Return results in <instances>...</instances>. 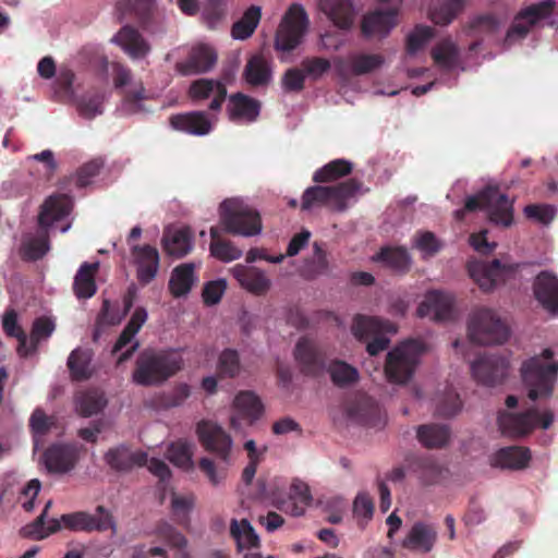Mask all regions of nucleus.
I'll return each instance as SVG.
<instances>
[{
  "mask_svg": "<svg viewBox=\"0 0 558 558\" xmlns=\"http://www.w3.org/2000/svg\"><path fill=\"white\" fill-rule=\"evenodd\" d=\"M453 299L441 291H430L417 307V315L425 317L432 315L435 320H447L451 317Z\"/></svg>",
  "mask_w": 558,
  "mask_h": 558,
  "instance_id": "nucleus-27",
  "label": "nucleus"
},
{
  "mask_svg": "<svg viewBox=\"0 0 558 558\" xmlns=\"http://www.w3.org/2000/svg\"><path fill=\"white\" fill-rule=\"evenodd\" d=\"M384 63V58L379 54H356L351 59V70L356 75H362L374 71Z\"/></svg>",
  "mask_w": 558,
  "mask_h": 558,
  "instance_id": "nucleus-59",
  "label": "nucleus"
},
{
  "mask_svg": "<svg viewBox=\"0 0 558 558\" xmlns=\"http://www.w3.org/2000/svg\"><path fill=\"white\" fill-rule=\"evenodd\" d=\"M308 25L307 14L301 4H292L284 14L276 33L275 47L277 50L291 51L295 49Z\"/></svg>",
  "mask_w": 558,
  "mask_h": 558,
  "instance_id": "nucleus-12",
  "label": "nucleus"
},
{
  "mask_svg": "<svg viewBox=\"0 0 558 558\" xmlns=\"http://www.w3.org/2000/svg\"><path fill=\"white\" fill-rule=\"evenodd\" d=\"M412 470L425 485L438 482L441 475V466L433 456H422L411 463Z\"/></svg>",
  "mask_w": 558,
  "mask_h": 558,
  "instance_id": "nucleus-43",
  "label": "nucleus"
},
{
  "mask_svg": "<svg viewBox=\"0 0 558 558\" xmlns=\"http://www.w3.org/2000/svg\"><path fill=\"white\" fill-rule=\"evenodd\" d=\"M451 430L446 424H423L416 428L420 444L427 449H440L448 445Z\"/></svg>",
  "mask_w": 558,
  "mask_h": 558,
  "instance_id": "nucleus-33",
  "label": "nucleus"
},
{
  "mask_svg": "<svg viewBox=\"0 0 558 558\" xmlns=\"http://www.w3.org/2000/svg\"><path fill=\"white\" fill-rule=\"evenodd\" d=\"M397 24V11L389 9L386 11L376 10L364 15L361 31L366 37L387 36L391 28Z\"/></svg>",
  "mask_w": 558,
  "mask_h": 558,
  "instance_id": "nucleus-30",
  "label": "nucleus"
},
{
  "mask_svg": "<svg viewBox=\"0 0 558 558\" xmlns=\"http://www.w3.org/2000/svg\"><path fill=\"white\" fill-rule=\"evenodd\" d=\"M533 295L551 316H558V277L541 271L533 281Z\"/></svg>",
  "mask_w": 558,
  "mask_h": 558,
  "instance_id": "nucleus-22",
  "label": "nucleus"
},
{
  "mask_svg": "<svg viewBox=\"0 0 558 558\" xmlns=\"http://www.w3.org/2000/svg\"><path fill=\"white\" fill-rule=\"evenodd\" d=\"M262 109V102L243 93L231 94L228 98L227 112L230 121L235 123L255 122Z\"/></svg>",
  "mask_w": 558,
  "mask_h": 558,
  "instance_id": "nucleus-24",
  "label": "nucleus"
},
{
  "mask_svg": "<svg viewBox=\"0 0 558 558\" xmlns=\"http://www.w3.org/2000/svg\"><path fill=\"white\" fill-rule=\"evenodd\" d=\"M466 269L480 289L489 292L513 276L519 269V264L502 263L497 258L492 262L474 259L468 262Z\"/></svg>",
  "mask_w": 558,
  "mask_h": 558,
  "instance_id": "nucleus-11",
  "label": "nucleus"
},
{
  "mask_svg": "<svg viewBox=\"0 0 558 558\" xmlns=\"http://www.w3.org/2000/svg\"><path fill=\"white\" fill-rule=\"evenodd\" d=\"M170 124L173 129L192 135H206L211 130V122L204 111L174 114L170 118Z\"/></svg>",
  "mask_w": 558,
  "mask_h": 558,
  "instance_id": "nucleus-31",
  "label": "nucleus"
},
{
  "mask_svg": "<svg viewBox=\"0 0 558 558\" xmlns=\"http://www.w3.org/2000/svg\"><path fill=\"white\" fill-rule=\"evenodd\" d=\"M262 17V10L257 5H251L236 21L231 28V35L234 39L244 40L250 38L255 32Z\"/></svg>",
  "mask_w": 558,
  "mask_h": 558,
  "instance_id": "nucleus-41",
  "label": "nucleus"
},
{
  "mask_svg": "<svg viewBox=\"0 0 558 558\" xmlns=\"http://www.w3.org/2000/svg\"><path fill=\"white\" fill-rule=\"evenodd\" d=\"M194 270L195 266L192 263L181 264L172 270L169 291L174 298L184 296L191 291L196 280Z\"/></svg>",
  "mask_w": 558,
  "mask_h": 558,
  "instance_id": "nucleus-35",
  "label": "nucleus"
},
{
  "mask_svg": "<svg viewBox=\"0 0 558 558\" xmlns=\"http://www.w3.org/2000/svg\"><path fill=\"white\" fill-rule=\"evenodd\" d=\"M468 335L470 340L476 344H501L507 341L509 329L493 310L482 307L471 315Z\"/></svg>",
  "mask_w": 558,
  "mask_h": 558,
  "instance_id": "nucleus-9",
  "label": "nucleus"
},
{
  "mask_svg": "<svg viewBox=\"0 0 558 558\" xmlns=\"http://www.w3.org/2000/svg\"><path fill=\"white\" fill-rule=\"evenodd\" d=\"M198 468L214 486L221 484L227 476V468L217 465L209 458H202L198 462Z\"/></svg>",
  "mask_w": 558,
  "mask_h": 558,
  "instance_id": "nucleus-64",
  "label": "nucleus"
},
{
  "mask_svg": "<svg viewBox=\"0 0 558 558\" xmlns=\"http://www.w3.org/2000/svg\"><path fill=\"white\" fill-rule=\"evenodd\" d=\"M231 272L242 288L255 295L266 294L271 287L270 279L256 267L238 264Z\"/></svg>",
  "mask_w": 558,
  "mask_h": 558,
  "instance_id": "nucleus-26",
  "label": "nucleus"
},
{
  "mask_svg": "<svg viewBox=\"0 0 558 558\" xmlns=\"http://www.w3.org/2000/svg\"><path fill=\"white\" fill-rule=\"evenodd\" d=\"M289 497L293 500L292 514L300 517L304 513L305 507L312 501L308 486L301 481H294L290 486Z\"/></svg>",
  "mask_w": 558,
  "mask_h": 558,
  "instance_id": "nucleus-53",
  "label": "nucleus"
},
{
  "mask_svg": "<svg viewBox=\"0 0 558 558\" xmlns=\"http://www.w3.org/2000/svg\"><path fill=\"white\" fill-rule=\"evenodd\" d=\"M554 355V350L546 348L541 354L522 363V380L527 388V397L532 401L548 398L554 391L558 377V362L551 361Z\"/></svg>",
  "mask_w": 558,
  "mask_h": 558,
  "instance_id": "nucleus-3",
  "label": "nucleus"
},
{
  "mask_svg": "<svg viewBox=\"0 0 558 558\" xmlns=\"http://www.w3.org/2000/svg\"><path fill=\"white\" fill-rule=\"evenodd\" d=\"M220 223L228 233L242 236H254L262 232L259 213L236 198L223 201L219 207Z\"/></svg>",
  "mask_w": 558,
  "mask_h": 558,
  "instance_id": "nucleus-7",
  "label": "nucleus"
},
{
  "mask_svg": "<svg viewBox=\"0 0 558 558\" xmlns=\"http://www.w3.org/2000/svg\"><path fill=\"white\" fill-rule=\"evenodd\" d=\"M233 405L239 414L250 422L258 420L264 411L260 399L252 391L239 392L234 398Z\"/></svg>",
  "mask_w": 558,
  "mask_h": 558,
  "instance_id": "nucleus-40",
  "label": "nucleus"
},
{
  "mask_svg": "<svg viewBox=\"0 0 558 558\" xmlns=\"http://www.w3.org/2000/svg\"><path fill=\"white\" fill-rule=\"evenodd\" d=\"M166 253L175 258L185 256L192 250V235L189 228L166 232L162 236Z\"/></svg>",
  "mask_w": 558,
  "mask_h": 558,
  "instance_id": "nucleus-36",
  "label": "nucleus"
},
{
  "mask_svg": "<svg viewBox=\"0 0 558 558\" xmlns=\"http://www.w3.org/2000/svg\"><path fill=\"white\" fill-rule=\"evenodd\" d=\"M363 183L351 178L335 185H314L307 187L302 195L301 209L327 207L332 211L342 213L348 208V202L361 191Z\"/></svg>",
  "mask_w": 558,
  "mask_h": 558,
  "instance_id": "nucleus-4",
  "label": "nucleus"
},
{
  "mask_svg": "<svg viewBox=\"0 0 558 558\" xmlns=\"http://www.w3.org/2000/svg\"><path fill=\"white\" fill-rule=\"evenodd\" d=\"M72 207L73 201L68 194H53L45 199L38 215V225L45 231L22 245L21 254L24 260L35 262L47 254L50 248L47 229L53 222L69 216Z\"/></svg>",
  "mask_w": 558,
  "mask_h": 558,
  "instance_id": "nucleus-2",
  "label": "nucleus"
},
{
  "mask_svg": "<svg viewBox=\"0 0 558 558\" xmlns=\"http://www.w3.org/2000/svg\"><path fill=\"white\" fill-rule=\"evenodd\" d=\"M353 170V165L345 159H335L315 171L313 181L326 183L339 180L349 175Z\"/></svg>",
  "mask_w": 558,
  "mask_h": 558,
  "instance_id": "nucleus-44",
  "label": "nucleus"
},
{
  "mask_svg": "<svg viewBox=\"0 0 558 558\" xmlns=\"http://www.w3.org/2000/svg\"><path fill=\"white\" fill-rule=\"evenodd\" d=\"M378 258L390 267L399 270L407 269L410 264V256L407 250L402 247L381 248L378 254Z\"/></svg>",
  "mask_w": 558,
  "mask_h": 558,
  "instance_id": "nucleus-57",
  "label": "nucleus"
},
{
  "mask_svg": "<svg viewBox=\"0 0 558 558\" xmlns=\"http://www.w3.org/2000/svg\"><path fill=\"white\" fill-rule=\"evenodd\" d=\"M78 460V451L74 445L53 444L44 452V462L51 473H66Z\"/></svg>",
  "mask_w": 558,
  "mask_h": 558,
  "instance_id": "nucleus-25",
  "label": "nucleus"
},
{
  "mask_svg": "<svg viewBox=\"0 0 558 558\" xmlns=\"http://www.w3.org/2000/svg\"><path fill=\"white\" fill-rule=\"evenodd\" d=\"M437 539V532L430 524L415 522L402 541V547L412 551L427 554L432 551Z\"/></svg>",
  "mask_w": 558,
  "mask_h": 558,
  "instance_id": "nucleus-28",
  "label": "nucleus"
},
{
  "mask_svg": "<svg viewBox=\"0 0 558 558\" xmlns=\"http://www.w3.org/2000/svg\"><path fill=\"white\" fill-rule=\"evenodd\" d=\"M462 402L459 395L450 387L437 399L436 412L439 416L451 417L460 412Z\"/></svg>",
  "mask_w": 558,
  "mask_h": 558,
  "instance_id": "nucleus-54",
  "label": "nucleus"
},
{
  "mask_svg": "<svg viewBox=\"0 0 558 558\" xmlns=\"http://www.w3.org/2000/svg\"><path fill=\"white\" fill-rule=\"evenodd\" d=\"M61 529L85 533L111 530L112 533L116 534L117 523L109 510L104 506H97L95 514H90L86 511H75L64 513L60 519H52L48 524V532L40 535V537H47L50 534L59 532Z\"/></svg>",
  "mask_w": 558,
  "mask_h": 558,
  "instance_id": "nucleus-6",
  "label": "nucleus"
},
{
  "mask_svg": "<svg viewBox=\"0 0 558 558\" xmlns=\"http://www.w3.org/2000/svg\"><path fill=\"white\" fill-rule=\"evenodd\" d=\"M104 102V95L100 93L84 95L77 104L80 113L87 118L93 119L102 112L101 106Z\"/></svg>",
  "mask_w": 558,
  "mask_h": 558,
  "instance_id": "nucleus-61",
  "label": "nucleus"
},
{
  "mask_svg": "<svg viewBox=\"0 0 558 558\" xmlns=\"http://www.w3.org/2000/svg\"><path fill=\"white\" fill-rule=\"evenodd\" d=\"M123 318V314L119 311V306H113L109 300L105 299L97 316L96 325L97 328L102 326H116L120 324Z\"/></svg>",
  "mask_w": 558,
  "mask_h": 558,
  "instance_id": "nucleus-63",
  "label": "nucleus"
},
{
  "mask_svg": "<svg viewBox=\"0 0 558 558\" xmlns=\"http://www.w3.org/2000/svg\"><path fill=\"white\" fill-rule=\"evenodd\" d=\"M332 384L339 388L349 387L359 381V371L341 360H332L326 367Z\"/></svg>",
  "mask_w": 558,
  "mask_h": 558,
  "instance_id": "nucleus-38",
  "label": "nucleus"
},
{
  "mask_svg": "<svg viewBox=\"0 0 558 558\" xmlns=\"http://www.w3.org/2000/svg\"><path fill=\"white\" fill-rule=\"evenodd\" d=\"M486 209L489 220L496 225L509 227L513 221V204L497 186H487L478 194L469 196L464 208L457 210L456 217L461 219L464 211Z\"/></svg>",
  "mask_w": 558,
  "mask_h": 558,
  "instance_id": "nucleus-5",
  "label": "nucleus"
},
{
  "mask_svg": "<svg viewBox=\"0 0 558 558\" xmlns=\"http://www.w3.org/2000/svg\"><path fill=\"white\" fill-rule=\"evenodd\" d=\"M217 62V53L205 44L193 46L184 61L177 62L175 70L181 75L203 74L210 71Z\"/></svg>",
  "mask_w": 558,
  "mask_h": 558,
  "instance_id": "nucleus-20",
  "label": "nucleus"
},
{
  "mask_svg": "<svg viewBox=\"0 0 558 558\" xmlns=\"http://www.w3.org/2000/svg\"><path fill=\"white\" fill-rule=\"evenodd\" d=\"M531 451L525 447L510 446L497 450L490 458L494 468L523 470L531 461Z\"/></svg>",
  "mask_w": 558,
  "mask_h": 558,
  "instance_id": "nucleus-29",
  "label": "nucleus"
},
{
  "mask_svg": "<svg viewBox=\"0 0 558 558\" xmlns=\"http://www.w3.org/2000/svg\"><path fill=\"white\" fill-rule=\"evenodd\" d=\"M53 330L54 324L51 319L47 317L36 318L31 331L29 343L27 342L29 353L36 351L40 340L49 338Z\"/></svg>",
  "mask_w": 558,
  "mask_h": 558,
  "instance_id": "nucleus-56",
  "label": "nucleus"
},
{
  "mask_svg": "<svg viewBox=\"0 0 558 558\" xmlns=\"http://www.w3.org/2000/svg\"><path fill=\"white\" fill-rule=\"evenodd\" d=\"M424 351L423 344L417 340H408L388 352L385 362V375L390 383H408L420 362Z\"/></svg>",
  "mask_w": 558,
  "mask_h": 558,
  "instance_id": "nucleus-8",
  "label": "nucleus"
},
{
  "mask_svg": "<svg viewBox=\"0 0 558 558\" xmlns=\"http://www.w3.org/2000/svg\"><path fill=\"white\" fill-rule=\"evenodd\" d=\"M183 366V359L175 350L147 349L137 356L133 381L148 387L160 385L175 375Z\"/></svg>",
  "mask_w": 558,
  "mask_h": 558,
  "instance_id": "nucleus-1",
  "label": "nucleus"
},
{
  "mask_svg": "<svg viewBox=\"0 0 558 558\" xmlns=\"http://www.w3.org/2000/svg\"><path fill=\"white\" fill-rule=\"evenodd\" d=\"M554 422V413L549 410L539 413L531 408L521 413L500 412L498 425L504 435L510 437H522L529 435L536 426L547 429Z\"/></svg>",
  "mask_w": 558,
  "mask_h": 558,
  "instance_id": "nucleus-10",
  "label": "nucleus"
},
{
  "mask_svg": "<svg viewBox=\"0 0 558 558\" xmlns=\"http://www.w3.org/2000/svg\"><path fill=\"white\" fill-rule=\"evenodd\" d=\"M167 459L175 466L190 469L192 466L193 445L185 440H178L169 445Z\"/></svg>",
  "mask_w": 558,
  "mask_h": 558,
  "instance_id": "nucleus-51",
  "label": "nucleus"
},
{
  "mask_svg": "<svg viewBox=\"0 0 558 558\" xmlns=\"http://www.w3.org/2000/svg\"><path fill=\"white\" fill-rule=\"evenodd\" d=\"M509 362L501 355L484 354L471 365L473 377L482 385L494 387L504 381Z\"/></svg>",
  "mask_w": 558,
  "mask_h": 558,
  "instance_id": "nucleus-17",
  "label": "nucleus"
},
{
  "mask_svg": "<svg viewBox=\"0 0 558 558\" xmlns=\"http://www.w3.org/2000/svg\"><path fill=\"white\" fill-rule=\"evenodd\" d=\"M434 62L442 69H454L460 60L458 46L450 39L440 40L430 52Z\"/></svg>",
  "mask_w": 558,
  "mask_h": 558,
  "instance_id": "nucleus-39",
  "label": "nucleus"
},
{
  "mask_svg": "<svg viewBox=\"0 0 558 558\" xmlns=\"http://www.w3.org/2000/svg\"><path fill=\"white\" fill-rule=\"evenodd\" d=\"M157 536L169 546L183 549L186 546V538L174 526L168 522H160L156 529Z\"/></svg>",
  "mask_w": 558,
  "mask_h": 558,
  "instance_id": "nucleus-60",
  "label": "nucleus"
},
{
  "mask_svg": "<svg viewBox=\"0 0 558 558\" xmlns=\"http://www.w3.org/2000/svg\"><path fill=\"white\" fill-rule=\"evenodd\" d=\"M245 80L253 86L267 85L271 80V70L267 60L262 56H253L245 66Z\"/></svg>",
  "mask_w": 558,
  "mask_h": 558,
  "instance_id": "nucleus-42",
  "label": "nucleus"
},
{
  "mask_svg": "<svg viewBox=\"0 0 558 558\" xmlns=\"http://www.w3.org/2000/svg\"><path fill=\"white\" fill-rule=\"evenodd\" d=\"M345 412L350 420L362 425L375 427L380 422V410L369 399L349 404Z\"/></svg>",
  "mask_w": 558,
  "mask_h": 558,
  "instance_id": "nucleus-37",
  "label": "nucleus"
},
{
  "mask_svg": "<svg viewBox=\"0 0 558 558\" xmlns=\"http://www.w3.org/2000/svg\"><path fill=\"white\" fill-rule=\"evenodd\" d=\"M187 94L193 101L211 98L208 109L216 112L220 111L227 98V87L217 80L198 78L191 83Z\"/></svg>",
  "mask_w": 558,
  "mask_h": 558,
  "instance_id": "nucleus-23",
  "label": "nucleus"
},
{
  "mask_svg": "<svg viewBox=\"0 0 558 558\" xmlns=\"http://www.w3.org/2000/svg\"><path fill=\"white\" fill-rule=\"evenodd\" d=\"M242 364L234 349H225L218 356L216 375L219 379H232L240 375Z\"/></svg>",
  "mask_w": 558,
  "mask_h": 558,
  "instance_id": "nucleus-45",
  "label": "nucleus"
},
{
  "mask_svg": "<svg viewBox=\"0 0 558 558\" xmlns=\"http://www.w3.org/2000/svg\"><path fill=\"white\" fill-rule=\"evenodd\" d=\"M106 400L98 391H86L77 400V409L83 416H92L100 412Z\"/></svg>",
  "mask_w": 558,
  "mask_h": 558,
  "instance_id": "nucleus-55",
  "label": "nucleus"
},
{
  "mask_svg": "<svg viewBox=\"0 0 558 558\" xmlns=\"http://www.w3.org/2000/svg\"><path fill=\"white\" fill-rule=\"evenodd\" d=\"M353 336L359 340L373 339L367 343L366 351L369 355H377L389 345V339L383 335L384 331H396L393 324L378 317L356 315L351 327Z\"/></svg>",
  "mask_w": 558,
  "mask_h": 558,
  "instance_id": "nucleus-13",
  "label": "nucleus"
},
{
  "mask_svg": "<svg viewBox=\"0 0 558 558\" xmlns=\"http://www.w3.org/2000/svg\"><path fill=\"white\" fill-rule=\"evenodd\" d=\"M99 269V263H83L73 281V292L77 299H90L97 291L95 276Z\"/></svg>",
  "mask_w": 558,
  "mask_h": 558,
  "instance_id": "nucleus-34",
  "label": "nucleus"
},
{
  "mask_svg": "<svg viewBox=\"0 0 558 558\" xmlns=\"http://www.w3.org/2000/svg\"><path fill=\"white\" fill-rule=\"evenodd\" d=\"M555 7L556 0H543L521 9L507 31L506 43L525 38L535 25L553 14Z\"/></svg>",
  "mask_w": 558,
  "mask_h": 558,
  "instance_id": "nucleus-14",
  "label": "nucleus"
},
{
  "mask_svg": "<svg viewBox=\"0 0 558 558\" xmlns=\"http://www.w3.org/2000/svg\"><path fill=\"white\" fill-rule=\"evenodd\" d=\"M2 327L8 336L17 339V353L21 356H27L29 354V350L27 349V336L22 329V327L19 325L17 315L13 310L5 312L3 316Z\"/></svg>",
  "mask_w": 558,
  "mask_h": 558,
  "instance_id": "nucleus-50",
  "label": "nucleus"
},
{
  "mask_svg": "<svg viewBox=\"0 0 558 558\" xmlns=\"http://www.w3.org/2000/svg\"><path fill=\"white\" fill-rule=\"evenodd\" d=\"M136 333L137 332H135L128 326H125L121 331L119 338L117 339L112 348V354L121 352L117 360L118 364H123L126 361H129L135 353V351H137V349L140 348V342L137 340H134Z\"/></svg>",
  "mask_w": 558,
  "mask_h": 558,
  "instance_id": "nucleus-49",
  "label": "nucleus"
},
{
  "mask_svg": "<svg viewBox=\"0 0 558 558\" xmlns=\"http://www.w3.org/2000/svg\"><path fill=\"white\" fill-rule=\"evenodd\" d=\"M434 31L429 26H416L407 38V51L409 54L416 53L423 46L432 39Z\"/></svg>",
  "mask_w": 558,
  "mask_h": 558,
  "instance_id": "nucleus-62",
  "label": "nucleus"
},
{
  "mask_svg": "<svg viewBox=\"0 0 558 558\" xmlns=\"http://www.w3.org/2000/svg\"><path fill=\"white\" fill-rule=\"evenodd\" d=\"M210 254L221 262H231L239 259L243 252L239 247H236L231 241L222 240L219 236V232L217 228L210 229Z\"/></svg>",
  "mask_w": 558,
  "mask_h": 558,
  "instance_id": "nucleus-46",
  "label": "nucleus"
},
{
  "mask_svg": "<svg viewBox=\"0 0 558 558\" xmlns=\"http://www.w3.org/2000/svg\"><path fill=\"white\" fill-rule=\"evenodd\" d=\"M463 0H445L430 11V19L437 25L450 24L463 9Z\"/></svg>",
  "mask_w": 558,
  "mask_h": 558,
  "instance_id": "nucleus-52",
  "label": "nucleus"
},
{
  "mask_svg": "<svg viewBox=\"0 0 558 558\" xmlns=\"http://www.w3.org/2000/svg\"><path fill=\"white\" fill-rule=\"evenodd\" d=\"M133 263L136 266V277L141 284L151 282L159 269V253L155 246L149 244L133 245L131 247Z\"/></svg>",
  "mask_w": 558,
  "mask_h": 558,
  "instance_id": "nucleus-21",
  "label": "nucleus"
},
{
  "mask_svg": "<svg viewBox=\"0 0 558 558\" xmlns=\"http://www.w3.org/2000/svg\"><path fill=\"white\" fill-rule=\"evenodd\" d=\"M230 533L236 541L239 550H242L243 548H256L259 546V538L246 519H243L240 522L232 519Z\"/></svg>",
  "mask_w": 558,
  "mask_h": 558,
  "instance_id": "nucleus-47",
  "label": "nucleus"
},
{
  "mask_svg": "<svg viewBox=\"0 0 558 558\" xmlns=\"http://www.w3.org/2000/svg\"><path fill=\"white\" fill-rule=\"evenodd\" d=\"M92 361V354L88 350L76 348L73 350L68 357V367L71 376L75 380H84L90 377L92 373L89 364Z\"/></svg>",
  "mask_w": 558,
  "mask_h": 558,
  "instance_id": "nucleus-48",
  "label": "nucleus"
},
{
  "mask_svg": "<svg viewBox=\"0 0 558 558\" xmlns=\"http://www.w3.org/2000/svg\"><path fill=\"white\" fill-rule=\"evenodd\" d=\"M111 43L119 46L132 61L144 60L151 51L148 40L131 25L122 26L112 37Z\"/></svg>",
  "mask_w": 558,
  "mask_h": 558,
  "instance_id": "nucleus-19",
  "label": "nucleus"
},
{
  "mask_svg": "<svg viewBox=\"0 0 558 558\" xmlns=\"http://www.w3.org/2000/svg\"><path fill=\"white\" fill-rule=\"evenodd\" d=\"M196 435L206 451L215 454L222 463L230 464L233 440L219 424L202 420L196 425Z\"/></svg>",
  "mask_w": 558,
  "mask_h": 558,
  "instance_id": "nucleus-15",
  "label": "nucleus"
},
{
  "mask_svg": "<svg viewBox=\"0 0 558 558\" xmlns=\"http://www.w3.org/2000/svg\"><path fill=\"white\" fill-rule=\"evenodd\" d=\"M203 20L208 28H217L226 17V4L223 0H208L203 13Z\"/></svg>",
  "mask_w": 558,
  "mask_h": 558,
  "instance_id": "nucleus-58",
  "label": "nucleus"
},
{
  "mask_svg": "<svg viewBox=\"0 0 558 558\" xmlns=\"http://www.w3.org/2000/svg\"><path fill=\"white\" fill-rule=\"evenodd\" d=\"M104 461L117 473H129L134 468L146 465L147 453L142 450L133 451L129 445L120 444L106 451Z\"/></svg>",
  "mask_w": 558,
  "mask_h": 558,
  "instance_id": "nucleus-18",
  "label": "nucleus"
},
{
  "mask_svg": "<svg viewBox=\"0 0 558 558\" xmlns=\"http://www.w3.org/2000/svg\"><path fill=\"white\" fill-rule=\"evenodd\" d=\"M320 10L341 29L353 25L354 9L351 0H320Z\"/></svg>",
  "mask_w": 558,
  "mask_h": 558,
  "instance_id": "nucleus-32",
  "label": "nucleus"
},
{
  "mask_svg": "<svg viewBox=\"0 0 558 558\" xmlns=\"http://www.w3.org/2000/svg\"><path fill=\"white\" fill-rule=\"evenodd\" d=\"M293 354L302 374L317 377L326 371L327 352L314 340L301 337L295 344Z\"/></svg>",
  "mask_w": 558,
  "mask_h": 558,
  "instance_id": "nucleus-16",
  "label": "nucleus"
}]
</instances>
